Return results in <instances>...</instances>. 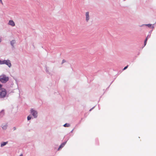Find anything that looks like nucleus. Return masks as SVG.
I'll return each instance as SVG.
<instances>
[{"mask_svg":"<svg viewBox=\"0 0 156 156\" xmlns=\"http://www.w3.org/2000/svg\"><path fill=\"white\" fill-rule=\"evenodd\" d=\"M5 64L8 66L9 68H10L12 66V64L10 62V61L9 59L6 60Z\"/></svg>","mask_w":156,"mask_h":156,"instance_id":"5","label":"nucleus"},{"mask_svg":"<svg viewBox=\"0 0 156 156\" xmlns=\"http://www.w3.org/2000/svg\"><path fill=\"white\" fill-rule=\"evenodd\" d=\"M9 78L5 75H3L0 76V81L2 83H5L9 80Z\"/></svg>","mask_w":156,"mask_h":156,"instance_id":"2","label":"nucleus"},{"mask_svg":"<svg viewBox=\"0 0 156 156\" xmlns=\"http://www.w3.org/2000/svg\"><path fill=\"white\" fill-rule=\"evenodd\" d=\"M152 31H150V32L151 33V32H152Z\"/></svg>","mask_w":156,"mask_h":156,"instance_id":"30","label":"nucleus"},{"mask_svg":"<svg viewBox=\"0 0 156 156\" xmlns=\"http://www.w3.org/2000/svg\"><path fill=\"white\" fill-rule=\"evenodd\" d=\"M8 125L7 124H5L4 125L2 124L1 126V127L2 129L3 130H5L7 128Z\"/></svg>","mask_w":156,"mask_h":156,"instance_id":"9","label":"nucleus"},{"mask_svg":"<svg viewBox=\"0 0 156 156\" xmlns=\"http://www.w3.org/2000/svg\"><path fill=\"white\" fill-rule=\"evenodd\" d=\"M73 130H74V129H72V130L70 132V133H72Z\"/></svg>","mask_w":156,"mask_h":156,"instance_id":"25","label":"nucleus"},{"mask_svg":"<svg viewBox=\"0 0 156 156\" xmlns=\"http://www.w3.org/2000/svg\"><path fill=\"white\" fill-rule=\"evenodd\" d=\"M147 40V38H146V39L144 41V47L146 45Z\"/></svg>","mask_w":156,"mask_h":156,"instance_id":"16","label":"nucleus"},{"mask_svg":"<svg viewBox=\"0 0 156 156\" xmlns=\"http://www.w3.org/2000/svg\"><path fill=\"white\" fill-rule=\"evenodd\" d=\"M152 28L153 29V28H154V26H152Z\"/></svg>","mask_w":156,"mask_h":156,"instance_id":"28","label":"nucleus"},{"mask_svg":"<svg viewBox=\"0 0 156 156\" xmlns=\"http://www.w3.org/2000/svg\"><path fill=\"white\" fill-rule=\"evenodd\" d=\"M64 127H69L70 126V124L68 123H66L63 126Z\"/></svg>","mask_w":156,"mask_h":156,"instance_id":"13","label":"nucleus"},{"mask_svg":"<svg viewBox=\"0 0 156 156\" xmlns=\"http://www.w3.org/2000/svg\"><path fill=\"white\" fill-rule=\"evenodd\" d=\"M152 25L151 24H143L140 27H143L144 26H146L148 27H151L152 26Z\"/></svg>","mask_w":156,"mask_h":156,"instance_id":"11","label":"nucleus"},{"mask_svg":"<svg viewBox=\"0 0 156 156\" xmlns=\"http://www.w3.org/2000/svg\"><path fill=\"white\" fill-rule=\"evenodd\" d=\"M6 61V60H4L2 61V65L4 64L5 63V62Z\"/></svg>","mask_w":156,"mask_h":156,"instance_id":"17","label":"nucleus"},{"mask_svg":"<svg viewBox=\"0 0 156 156\" xmlns=\"http://www.w3.org/2000/svg\"><path fill=\"white\" fill-rule=\"evenodd\" d=\"M20 156H23V154H21Z\"/></svg>","mask_w":156,"mask_h":156,"instance_id":"29","label":"nucleus"},{"mask_svg":"<svg viewBox=\"0 0 156 156\" xmlns=\"http://www.w3.org/2000/svg\"><path fill=\"white\" fill-rule=\"evenodd\" d=\"M46 71L48 73L50 74L48 70L47 67H46Z\"/></svg>","mask_w":156,"mask_h":156,"instance_id":"18","label":"nucleus"},{"mask_svg":"<svg viewBox=\"0 0 156 156\" xmlns=\"http://www.w3.org/2000/svg\"><path fill=\"white\" fill-rule=\"evenodd\" d=\"M2 85L1 84H0V89H1V88H2Z\"/></svg>","mask_w":156,"mask_h":156,"instance_id":"23","label":"nucleus"},{"mask_svg":"<svg viewBox=\"0 0 156 156\" xmlns=\"http://www.w3.org/2000/svg\"><path fill=\"white\" fill-rule=\"evenodd\" d=\"M151 35V33L150 32H149L148 34L147 35L146 38H147L148 39V38H149L150 37Z\"/></svg>","mask_w":156,"mask_h":156,"instance_id":"15","label":"nucleus"},{"mask_svg":"<svg viewBox=\"0 0 156 156\" xmlns=\"http://www.w3.org/2000/svg\"><path fill=\"white\" fill-rule=\"evenodd\" d=\"M4 115V110H2L0 112V118L2 117Z\"/></svg>","mask_w":156,"mask_h":156,"instance_id":"10","label":"nucleus"},{"mask_svg":"<svg viewBox=\"0 0 156 156\" xmlns=\"http://www.w3.org/2000/svg\"><path fill=\"white\" fill-rule=\"evenodd\" d=\"M16 129V128L15 127H14L13 128V130H15Z\"/></svg>","mask_w":156,"mask_h":156,"instance_id":"22","label":"nucleus"},{"mask_svg":"<svg viewBox=\"0 0 156 156\" xmlns=\"http://www.w3.org/2000/svg\"><path fill=\"white\" fill-rule=\"evenodd\" d=\"M0 2L2 4L3 3L2 0H0Z\"/></svg>","mask_w":156,"mask_h":156,"instance_id":"26","label":"nucleus"},{"mask_svg":"<svg viewBox=\"0 0 156 156\" xmlns=\"http://www.w3.org/2000/svg\"><path fill=\"white\" fill-rule=\"evenodd\" d=\"M8 95L7 94V91L5 89L2 88L0 89V98L2 100L8 98Z\"/></svg>","mask_w":156,"mask_h":156,"instance_id":"1","label":"nucleus"},{"mask_svg":"<svg viewBox=\"0 0 156 156\" xmlns=\"http://www.w3.org/2000/svg\"><path fill=\"white\" fill-rule=\"evenodd\" d=\"M128 66L127 65L126 66H125L123 69V70H125L127 69Z\"/></svg>","mask_w":156,"mask_h":156,"instance_id":"19","label":"nucleus"},{"mask_svg":"<svg viewBox=\"0 0 156 156\" xmlns=\"http://www.w3.org/2000/svg\"><path fill=\"white\" fill-rule=\"evenodd\" d=\"M67 142V141H66L63 143H62L59 146V147L58 149V151H59L60 150V149H62V147H63L66 144Z\"/></svg>","mask_w":156,"mask_h":156,"instance_id":"6","label":"nucleus"},{"mask_svg":"<svg viewBox=\"0 0 156 156\" xmlns=\"http://www.w3.org/2000/svg\"><path fill=\"white\" fill-rule=\"evenodd\" d=\"M31 116L30 115L29 116H28L27 117V119L28 120H30L31 119Z\"/></svg>","mask_w":156,"mask_h":156,"instance_id":"14","label":"nucleus"},{"mask_svg":"<svg viewBox=\"0 0 156 156\" xmlns=\"http://www.w3.org/2000/svg\"><path fill=\"white\" fill-rule=\"evenodd\" d=\"M8 24L12 27H14L15 26V23L12 20H9Z\"/></svg>","mask_w":156,"mask_h":156,"instance_id":"7","label":"nucleus"},{"mask_svg":"<svg viewBox=\"0 0 156 156\" xmlns=\"http://www.w3.org/2000/svg\"><path fill=\"white\" fill-rule=\"evenodd\" d=\"M66 62V61L65 59H63L62 60V64H63L65 62Z\"/></svg>","mask_w":156,"mask_h":156,"instance_id":"20","label":"nucleus"},{"mask_svg":"<svg viewBox=\"0 0 156 156\" xmlns=\"http://www.w3.org/2000/svg\"><path fill=\"white\" fill-rule=\"evenodd\" d=\"M1 41H2V40H1V39L0 38V43H1Z\"/></svg>","mask_w":156,"mask_h":156,"instance_id":"27","label":"nucleus"},{"mask_svg":"<svg viewBox=\"0 0 156 156\" xmlns=\"http://www.w3.org/2000/svg\"><path fill=\"white\" fill-rule=\"evenodd\" d=\"M30 113L32 115L34 118H36L37 117L38 113L36 110H34L32 108L30 110Z\"/></svg>","mask_w":156,"mask_h":156,"instance_id":"3","label":"nucleus"},{"mask_svg":"<svg viewBox=\"0 0 156 156\" xmlns=\"http://www.w3.org/2000/svg\"><path fill=\"white\" fill-rule=\"evenodd\" d=\"M95 106H94L92 108H91V109H90V110H89V111L90 112L91 111L92 109H93L95 107Z\"/></svg>","mask_w":156,"mask_h":156,"instance_id":"21","label":"nucleus"},{"mask_svg":"<svg viewBox=\"0 0 156 156\" xmlns=\"http://www.w3.org/2000/svg\"><path fill=\"white\" fill-rule=\"evenodd\" d=\"M7 143V142H3V143H2L1 144V147H3Z\"/></svg>","mask_w":156,"mask_h":156,"instance_id":"12","label":"nucleus"},{"mask_svg":"<svg viewBox=\"0 0 156 156\" xmlns=\"http://www.w3.org/2000/svg\"><path fill=\"white\" fill-rule=\"evenodd\" d=\"M86 16V21L87 22H88L90 19V17L89 16V12H86L85 14Z\"/></svg>","mask_w":156,"mask_h":156,"instance_id":"4","label":"nucleus"},{"mask_svg":"<svg viewBox=\"0 0 156 156\" xmlns=\"http://www.w3.org/2000/svg\"><path fill=\"white\" fill-rule=\"evenodd\" d=\"M16 43V41L15 40H13L10 41V44L11 46H12V48H14V44H15Z\"/></svg>","mask_w":156,"mask_h":156,"instance_id":"8","label":"nucleus"},{"mask_svg":"<svg viewBox=\"0 0 156 156\" xmlns=\"http://www.w3.org/2000/svg\"><path fill=\"white\" fill-rule=\"evenodd\" d=\"M2 61L0 60V64L2 65Z\"/></svg>","mask_w":156,"mask_h":156,"instance_id":"24","label":"nucleus"}]
</instances>
